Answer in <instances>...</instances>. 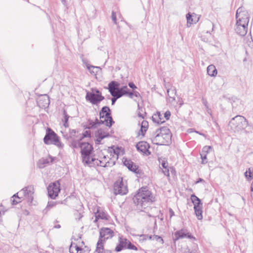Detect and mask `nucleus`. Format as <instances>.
Wrapping results in <instances>:
<instances>
[{
    "instance_id": "nucleus-55",
    "label": "nucleus",
    "mask_w": 253,
    "mask_h": 253,
    "mask_svg": "<svg viewBox=\"0 0 253 253\" xmlns=\"http://www.w3.org/2000/svg\"><path fill=\"white\" fill-rule=\"evenodd\" d=\"M139 241H141V242H143L144 241H145L146 240V238H144V237H141V235L139 236Z\"/></svg>"
},
{
    "instance_id": "nucleus-4",
    "label": "nucleus",
    "mask_w": 253,
    "mask_h": 253,
    "mask_svg": "<svg viewBox=\"0 0 253 253\" xmlns=\"http://www.w3.org/2000/svg\"><path fill=\"white\" fill-rule=\"evenodd\" d=\"M171 134L167 127H162L158 129L155 135L151 138L153 144L158 145H167L171 142Z\"/></svg>"
},
{
    "instance_id": "nucleus-12",
    "label": "nucleus",
    "mask_w": 253,
    "mask_h": 253,
    "mask_svg": "<svg viewBox=\"0 0 253 253\" xmlns=\"http://www.w3.org/2000/svg\"><path fill=\"white\" fill-rule=\"evenodd\" d=\"M48 195L52 199L55 198L59 191V183L58 182H53L50 184L47 187Z\"/></svg>"
},
{
    "instance_id": "nucleus-57",
    "label": "nucleus",
    "mask_w": 253,
    "mask_h": 253,
    "mask_svg": "<svg viewBox=\"0 0 253 253\" xmlns=\"http://www.w3.org/2000/svg\"><path fill=\"white\" fill-rule=\"evenodd\" d=\"M103 253H112L111 251L110 250H104Z\"/></svg>"
},
{
    "instance_id": "nucleus-60",
    "label": "nucleus",
    "mask_w": 253,
    "mask_h": 253,
    "mask_svg": "<svg viewBox=\"0 0 253 253\" xmlns=\"http://www.w3.org/2000/svg\"><path fill=\"white\" fill-rule=\"evenodd\" d=\"M193 129H189L188 130V132H193Z\"/></svg>"
},
{
    "instance_id": "nucleus-11",
    "label": "nucleus",
    "mask_w": 253,
    "mask_h": 253,
    "mask_svg": "<svg viewBox=\"0 0 253 253\" xmlns=\"http://www.w3.org/2000/svg\"><path fill=\"white\" fill-rule=\"evenodd\" d=\"M114 190L115 194L120 195H125L128 191L127 186L122 179L118 180L115 183Z\"/></svg>"
},
{
    "instance_id": "nucleus-1",
    "label": "nucleus",
    "mask_w": 253,
    "mask_h": 253,
    "mask_svg": "<svg viewBox=\"0 0 253 253\" xmlns=\"http://www.w3.org/2000/svg\"><path fill=\"white\" fill-rule=\"evenodd\" d=\"M118 159V151L113 148H108L107 150L101 151L97 159H91L97 166L102 167L113 166Z\"/></svg>"
},
{
    "instance_id": "nucleus-49",
    "label": "nucleus",
    "mask_w": 253,
    "mask_h": 253,
    "mask_svg": "<svg viewBox=\"0 0 253 253\" xmlns=\"http://www.w3.org/2000/svg\"><path fill=\"white\" fill-rule=\"evenodd\" d=\"M90 136V133L88 131H86L84 134H83V137H89Z\"/></svg>"
},
{
    "instance_id": "nucleus-37",
    "label": "nucleus",
    "mask_w": 253,
    "mask_h": 253,
    "mask_svg": "<svg viewBox=\"0 0 253 253\" xmlns=\"http://www.w3.org/2000/svg\"><path fill=\"white\" fill-rule=\"evenodd\" d=\"M211 149V147L210 146H205L203 148L201 153L207 154L210 150Z\"/></svg>"
},
{
    "instance_id": "nucleus-10",
    "label": "nucleus",
    "mask_w": 253,
    "mask_h": 253,
    "mask_svg": "<svg viewBox=\"0 0 253 253\" xmlns=\"http://www.w3.org/2000/svg\"><path fill=\"white\" fill-rule=\"evenodd\" d=\"M44 142L46 144H54L58 145L59 139L54 132L48 128L44 138Z\"/></svg>"
},
{
    "instance_id": "nucleus-38",
    "label": "nucleus",
    "mask_w": 253,
    "mask_h": 253,
    "mask_svg": "<svg viewBox=\"0 0 253 253\" xmlns=\"http://www.w3.org/2000/svg\"><path fill=\"white\" fill-rule=\"evenodd\" d=\"M191 200L192 203L199 202V203H200L201 202L200 199L194 194H193L191 196Z\"/></svg>"
},
{
    "instance_id": "nucleus-26",
    "label": "nucleus",
    "mask_w": 253,
    "mask_h": 253,
    "mask_svg": "<svg viewBox=\"0 0 253 253\" xmlns=\"http://www.w3.org/2000/svg\"><path fill=\"white\" fill-rule=\"evenodd\" d=\"M105 241H103L102 239H99L96 249V252L98 253H103L104 252V244Z\"/></svg>"
},
{
    "instance_id": "nucleus-58",
    "label": "nucleus",
    "mask_w": 253,
    "mask_h": 253,
    "mask_svg": "<svg viewBox=\"0 0 253 253\" xmlns=\"http://www.w3.org/2000/svg\"><path fill=\"white\" fill-rule=\"evenodd\" d=\"M138 117H140V118H142V119H143V116H142V115L141 114H138Z\"/></svg>"
},
{
    "instance_id": "nucleus-9",
    "label": "nucleus",
    "mask_w": 253,
    "mask_h": 253,
    "mask_svg": "<svg viewBox=\"0 0 253 253\" xmlns=\"http://www.w3.org/2000/svg\"><path fill=\"white\" fill-rule=\"evenodd\" d=\"M85 98L92 104H97L104 99V96L98 89H92L91 92H87Z\"/></svg>"
},
{
    "instance_id": "nucleus-43",
    "label": "nucleus",
    "mask_w": 253,
    "mask_h": 253,
    "mask_svg": "<svg viewBox=\"0 0 253 253\" xmlns=\"http://www.w3.org/2000/svg\"><path fill=\"white\" fill-rule=\"evenodd\" d=\"M69 118H70V116H68L67 115L65 114L64 113V127H66L68 126V124L67 123Z\"/></svg>"
},
{
    "instance_id": "nucleus-28",
    "label": "nucleus",
    "mask_w": 253,
    "mask_h": 253,
    "mask_svg": "<svg viewBox=\"0 0 253 253\" xmlns=\"http://www.w3.org/2000/svg\"><path fill=\"white\" fill-rule=\"evenodd\" d=\"M148 127V123L146 121H142L141 124L140 132L142 136L144 135L145 132L146 131Z\"/></svg>"
},
{
    "instance_id": "nucleus-25",
    "label": "nucleus",
    "mask_w": 253,
    "mask_h": 253,
    "mask_svg": "<svg viewBox=\"0 0 253 253\" xmlns=\"http://www.w3.org/2000/svg\"><path fill=\"white\" fill-rule=\"evenodd\" d=\"M96 136L97 137L96 140V143L100 144L103 138L109 136V134L108 133L103 132L102 129H100L98 131Z\"/></svg>"
},
{
    "instance_id": "nucleus-32",
    "label": "nucleus",
    "mask_w": 253,
    "mask_h": 253,
    "mask_svg": "<svg viewBox=\"0 0 253 253\" xmlns=\"http://www.w3.org/2000/svg\"><path fill=\"white\" fill-rule=\"evenodd\" d=\"M162 166L164 169H165V170H163V173L165 175L169 176V170L167 169V167L168 166V163L165 161H163L162 162Z\"/></svg>"
},
{
    "instance_id": "nucleus-5",
    "label": "nucleus",
    "mask_w": 253,
    "mask_h": 253,
    "mask_svg": "<svg viewBox=\"0 0 253 253\" xmlns=\"http://www.w3.org/2000/svg\"><path fill=\"white\" fill-rule=\"evenodd\" d=\"M248 126L246 119L243 116H237L232 118L229 123L230 128L234 132H239Z\"/></svg>"
},
{
    "instance_id": "nucleus-51",
    "label": "nucleus",
    "mask_w": 253,
    "mask_h": 253,
    "mask_svg": "<svg viewBox=\"0 0 253 253\" xmlns=\"http://www.w3.org/2000/svg\"><path fill=\"white\" fill-rule=\"evenodd\" d=\"M133 94L134 95V96H135L136 97H139L140 96V94L138 91H133Z\"/></svg>"
},
{
    "instance_id": "nucleus-61",
    "label": "nucleus",
    "mask_w": 253,
    "mask_h": 253,
    "mask_svg": "<svg viewBox=\"0 0 253 253\" xmlns=\"http://www.w3.org/2000/svg\"><path fill=\"white\" fill-rule=\"evenodd\" d=\"M251 190L253 191V188H252Z\"/></svg>"
},
{
    "instance_id": "nucleus-23",
    "label": "nucleus",
    "mask_w": 253,
    "mask_h": 253,
    "mask_svg": "<svg viewBox=\"0 0 253 253\" xmlns=\"http://www.w3.org/2000/svg\"><path fill=\"white\" fill-rule=\"evenodd\" d=\"M167 93L169 97L168 100L169 101L173 104L175 101V95L176 94V90L174 88H168Z\"/></svg>"
},
{
    "instance_id": "nucleus-40",
    "label": "nucleus",
    "mask_w": 253,
    "mask_h": 253,
    "mask_svg": "<svg viewBox=\"0 0 253 253\" xmlns=\"http://www.w3.org/2000/svg\"><path fill=\"white\" fill-rule=\"evenodd\" d=\"M153 240H156L158 242L161 243V244H163V239L160 236L157 235H153L152 238Z\"/></svg>"
},
{
    "instance_id": "nucleus-47",
    "label": "nucleus",
    "mask_w": 253,
    "mask_h": 253,
    "mask_svg": "<svg viewBox=\"0 0 253 253\" xmlns=\"http://www.w3.org/2000/svg\"><path fill=\"white\" fill-rule=\"evenodd\" d=\"M141 237L146 238V240H151V239L152 240V238H153V236H150L148 235H144V234L141 235Z\"/></svg>"
},
{
    "instance_id": "nucleus-45",
    "label": "nucleus",
    "mask_w": 253,
    "mask_h": 253,
    "mask_svg": "<svg viewBox=\"0 0 253 253\" xmlns=\"http://www.w3.org/2000/svg\"><path fill=\"white\" fill-rule=\"evenodd\" d=\"M171 115L170 112L169 111H167L164 114V118L165 120H168L169 119Z\"/></svg>"
},
{
    "instance_id": "nucleus-21",
    "label": "nucleus",
    "mask_w": 253,
    "mask_h": 253,
    "mask_svg": "<svg viewBox=\"0 0 253 253\" xmlns=\"http://www.w3.org/2000/svg\"><path fill=\"white\" fill-rule=\"evenodd\" d=\"M115 83H109L108 84V89L111 93V94L113 96V98H112V104L113 105L116 101L117 99L120 98L121 97H118V94L115 93L114 91V86L113 85Z\"/></svg>"
},
{
    "instance_id": "nucleus-15",
    "label": "nucleus",
    "mask_w": 253,
    "mask_h": 253,
    "mask_svg": "<svg viewBox=\"0 0 253 253\" xmlns=\"http://www.w3.org/2000/svg\"><path fill=\"white\" fill-rule=\"evenodd\" d=\"M114 236V232L108 228H102L100 231V239L103 241L111 238Z\"/></svg>"
},
{
    "instance_id": "nucleus-48",
    "label": "nucleus",
    "mask_w": 253,
    "mask_h": 253,
    "mask_svg": "<svg viewBox=\"0 0 253 253\" xmlns=\"http://www.w3.org/2000/svg\"><path fill=\"white\" fill-rule=\"evenodd\" d=\"M112 18L114 23H116L117 18L115 13L114 11L112 12Z\"/></svg>"
},
{
    "instance_id": "nucleus-3",
    "label": "nucleus",
    "mask_w": 253,
    "mask_h": 253,
    "mask_svg": "<svg viewBox=\"0 0 253 253\" xmlns=\"http://www.w3.org/2000/svg\"><path fill=\"white\" fill-rule=\"evenodd\" d=\"M154 197L151 192L146 187H142L133 198L134 203L137 205V208L142 211L150 203L154 201Z\"/></svg>"
},
{
    "instance_id": "nucleus-7",
    "label": "nucleus",
    "mask_w": 253,
    "mask_h": 253,
    "mask_svg": "<svg viewBox=\"0 0 253 253\" xmlns=\"http://www.w3.org/2000/svg\"><path fill=\"white\" fill-rule=\"evenodd\" d=\"M124 249H128L134 251H137V248L132 244L131 242L127 239L123 237H120L115 251L117 252H120Z\"/></svg>"
},
{
    "instance_id": "nucleus-24",
    "label": "nucleus",
    "mask_w": 253,
    "mask_h": 253,
    "mask_svg": "<svg viewBox=\"0 0 253 253\" xmlns=\"http://www.w3.org/2000/svg\"><path fill=\"white\" fill-rule=\"evenodd\" d=\"M124 164L128 168L129 170L135 173L138 172V168L135 165H134L132 162L125 160L124 162Z\"/></svg>"
},
{
    "instance_id": "nucleus-35",
    "label": "nucleus",
    "mask_w": 253,
    "mask_h": 253,
    "mask_svg": "<svg viewBox=\"0 0 253 253\" xmlns=\"http://www.w3.org/2000/svg\"><path fill=\"white\" fill-rule=\"evenodd\" d=\"M192 15L190 13H188V14H186V19H187V26H189V24L190 25H191V24L194 21L193 18H192Z\"/></svg>"
},
{
    "instance_id": "nucleus-8",
    "label": "nucleus",
    "mask_w": 253,
    "mask_h": 253,
    "mask_svg": "<svg viewBox=\"0 0 253 253\" xmlns=\"http://www.w3.org/2000/svg\"><path fill=\"white\" fill-rule=\"evenodd\" d=\"M110 110L108 107H103L100 112V122L106 126L110 127L113 123V119L110 113Z\"/></svg>"
},
{
    "instance_id": "nucleus-14",
    "label": "nucleus",
    "mask_w": 253,
    "mask_h": 253,
    "mask_svg": "<svg viewBox=\"0 0 253 253\" xmlns=\"http://www.w3.org/2000/svg\"><path fill=\"white\" fill-rule=\"evenodd\" d=\"M185 238L195 239V238L185 229L178 230L174 234L173 240L175 241Z\"/></svg>"
},
{
    "instance_id": "nucleus-2",
    "label": "nucleus",
    "mask_w": 253,
    "mask_h": 253,
    "mask_svg": "<svg viewBox=\"0 0 253 253\" xmlns=\"http://www.w3.org/2000/svg\"><path fill=\"white\" fill-rule=\"evenodd\" d=\"M236 22L234 26L236 33L240 36H245L248 32L250 14L244 8L240 7L236 11Z\"/></svg>"
},
{
    "instance_id": "nucleus-34",
    "label": "nucleus",
    "mask_w": 253,
    "mask_h": 253,
    "mask_svg": "<svg viewBox=\"0 0 253 253\" xmlns=\"http://www.w3.org/2000/svg\"><path fill=\"white\" fill-rule=\"evenodd\" d=\"M182 253H199L197 249H190L189 248H186L184 249Z\"/></svg>"
},
{
    "instance_id": "nucleus-29",
    "label": "nucleus",
    "mask_w": 253,
    "mask_h": 253,
    "mask_svg": "<svg viewBox=\"0 0 253 253\" xmlns=\"http://www.w3.org/2000/svg\"><path fill=\"white\" fill-rule=\"evenodd\" d=\"M86 67L91 74H96L101 70V68L97 66L87 65Z\"/></svg>"
},
{
    "instance_id": "nucleus-46",
    "label": "nucleus",
    "mask_w": 253,
    "mask_h": 253,
    "mask_svg": "<svg viewBox=\"0 0 253 253\" xmlns=\"http://www.w3.org/2000/svg\"><path fill=\"white\" fill-rule=\"evenodd\" d=\"M193 204L194 205V209H195L196 208H200L202 207V203H201V202H200V203H199V202H195L193 203Z\"/></svg>"
},
{
    "instance_id": "nucleus-39",
    "label": "nucleus",
    "mask_w": 253,
    "mask_h": 253,
    "mask_svg": "<svg viewBox=\"0 0 253 253\" xmlns=\"http://www.w3.org/2000/svg\"><path fill=\"white\" fill-rule=\"evenodd\" d=\"M200 155H201V158L202 160V163L203 164H205L207 163L208 162L207 161V154L201 153Z\"/></svg>"
},
{
    "instance_id": "nucleus-53",
    "label": "nucleus",
    "mask_w": 253,
    "mask_h": 253,
    "mask_svg": "<svg viewBox=\"0 0 253 253\" xmlns=\"http://www.w3.org/2000/svg\"><path fill=\"white\" fill-rule=\"evenodd\" d=\"M126 95H128V96L130 98H133L134 97V95L133 94V92H128V93Z\"/></svg>"
},
{
    "instance_id": "nucleus-27",
    "label": "nucleus",
    "mask_w": 253,
    "mask_h": 253,
    "mask_svg": "<svg viewBox=\"0 0 253 253\" xmlns=\"http://www.w3.org/2000/svg\"><path fill=\"white\" fill-rule=\"evenodd\" d=\"M207 73L211 77H215L217 74V70L213 65H210L208 67Z\"/></svg>"
},
{
    "instance_id": "nucleus-56",
    "label": "nucleus",
    "mask_w": 253,
    "mask_h": 253,
    "mask_svg": "<svg viewBox=\"0 0 253 253\" xmlns=\"http://www.w3.org/2000/svg\"><path fill=\"white\" fill-rule=\"evenodd\" d=\"M202 181H204V180L202 178H199L198 180L196 181V183H198Z\"/></svg>"
},
{
    "instance_id": "nucleus-30",
    "label": "nucleus",
    "mask_w": 253,
    "mask_h": 253,
    "mask_svg": "<svg viewBox=\"0 0 253 253\" xmlns=\"http://www.w3.org/2000/svg\"><path fill=\"white\" fill-rule=\"evenodd\" d=\"M102 124L101 122L99 121L97 119H95L94 121L93 120H88V126L89 128H95L97 126L100 124Z\"/></svg>"
},
{
    "instance_id": "nucleus-13",
    "label": "nucleus",
    "mask_w": 253,
    "mask_h": 253,
    "mask_svg": "<svg viewBox=\"0 0 253 253\" xmlns=\"http://www.w3.org/2000/svg\"><path fill=\"white\" fill-rule=\"evenodd\" d=\"M110 83H115L113 85L115 88L114 91L118 94V97H122L123 95L127 94L128 88L127 86L126 85L119 87V84L115 81H112Z\"/></svg>"
},
{
    "instance_id": "nucleus-41",
    "label": "nucleus",
    "mask_w": 253,
    "mask_h": 253,
    "mask_svg": "<svg viewBox=\"0 0 253 253\" xmlns=\"http://www.w3.org/2000/svg\"><path fill=\"white\" fill-rule=\"evenodd\" d=\"M74 214L76 219L80 220L83 216L82 211H80V212L77 211Z\"/></svg>"
},
{
    "instance_id": "nucleus-16",
    "label": "nucleus",
    "mask_w": 253,
    "mask_h": 253,
    "mask_svg": "<svg viewBox=\"0 0 253 253\" xmlns=\"http://www.w3.org/2000/svg\"><path fill=\"white\" fill-rule=\"evenodd\" d=\"M69 252L70 253H89V249L88 247L78 248L75 245V243L72 242L69 248Z\"/></svg>"
},
{
    "instance_id": "nucleus-22",
    "label": "nucleus",
    "mask_w": 253,
    "mask_h": 253,
    "mask_svg": "<svg viewBox=\"0 0 253 253\" xmlns=\"http://www.w3.org/2000/svg\"><path fill=\"white\" fill-rule=\"evenodd\" d=\"M153 121L158 124H162L165 122L163 114H161L160 112H157L156 114H154L152 116Z\"/></svg>"
},
{
    "instance_id": "nucleus-44",
    "label": "nucleus",
    "mask_w": 253,
    "mask_h": 253,
    "mask_svg": "<svg viewBox=\"0 0 253 253\" xmlns=\"http://www.w3.org/2000/svg\"><path fill=\"white\" fill-rule=\"evenodd\" d=\"M75 245H76L78 248H84V247H87L86 246H85L83 241L79 242L78 243H75Z\"/></svg>"
},
{
    "instance_id": "nucleus-59",
    "label": "nucleus",
    "mask_w": 253,
    "mask_h": 253,
    "mask_svg": "<svg viewBox=\"0 0 253 253\" xmlns=\"http://www.w3.org/2000/svg\"><path fill=\"white\" fill-rule=\"evenodd\" d=\"M195 132H196L197 133H198V134H200V135H202L205 136V135H204V134L201 133H200V132H198V131H195Z\"/></svg>"
},
{
    "instance_id": "nucleus-6",
    "label": "nucleus",
    "mask_w": 253,
    "mask_h": 253,
    "mask_svg": "<svg viewBox=\"0 0 253 253\" xmlns=\"http://www.w3.org/2000/svg\"><path fill=\"white\" fill-rule=\"evenodd\" d=\"M82 140V139H81L78 142H73L72 145L74 148H81L83 161H88L87 154H91L93 147L88 142H84Z\"/></svg>"
},
{
    "instance_id": "nucleus-54",
    "label": "nucleus",
    "mask_w": 253,
    "mask_h": 253,
    "mask_svg": "<svg viewBox=\"0 0 253 253\" xmlns=\"http://www.w3.org/2000/svg\"><path fill=\"white\" fill-rule=\"evenodd\" d=\"M208 24L210 26H212V31H213L214 27V24L211 22H209Z\"/></svg>"
},
{
    "instance_id": "nucleus-52",
    "label": "nucleus",
    "mask_w": 253,
    "mask_h": 253,
    "mask_svg": "<svg viewBox=\"0 0 253 253\" xmlns=\"http://www.w3.org/2000/svg\"><path fill=\"white\" fill-rule=\"evenodd\" d=\"M169 214H170V217L171 218L172 216H174V211H172V210L171 209H169Z\"/></svg>"
},
{
    "instance_id": "nucleus-33",
    "label": "nucleus",
    "mask_w": 253,
    "mask_h": 253,
    "mask_svg": "<svg viewBox=\"0 0 253 253\" xmlns=\"http://www.w3.org/2000/svg\"><path fill=\"white\" fill-rule=\"evenodd\" d=\"M245 176L248 179L253 178V169L249 168L245 173Z\"/></svg>"
},
{
    "instance_id": "nucleus-19",
    "label": "nucleus",
    "mask_w": 253,
    "mask_h": 253,
    "mask_svg": "<svg viewBox=\"0 0 253 253\" xmlns=\"http://www.w3.org/2000/svg\"><path fill=\"white\" fill-rule=\"evenodd\" d=\"M25 192V190H22L20 192H18L16 194L14 195L11 199V204L14 205L21 202L23 200V197L22 196L24 194Z\"/></svg>"
},
{
    "instance_id": "nucleus-18",
    "label": "nucleus",
    "mask_w": 253,
    "mask_h": 253,
    "mask_svg": "<svg viewBox=\"0 0 253 253\" xmlns=\"http://www.w3.org/2000/svg\"><path fill=\"white\" fill-rule=\"evenodd\" d=\"M95 217L94 222H96L99 219L108 220L109 216L107 212L104 211L100 208H98L97 211L95 213Z\"/></svg>"
},
{
    "instance_id": "nucleus-31",
    "label": "nucleus",
    "mask_w": 253,
    "mask_h": 253,
    "mask_svg": "<svg viewBox=\"0 0 253 253\" xmlns=\"http://www.w3.org/2000/svg\"><path fill=\"white\" fill-rule=\"evenodd\" d=\"M195 214L199 220H202L203 219V211L202 207L200 208H196L194 209Z\"/></svg>"
},
{
    "instance_id": "nucleus-20",
    "label": "nucleus",
    "mask_w": 253,
    "mask_h": 253,
    "mask_svg": "<svg viewBox=\"0 0 253 253\" xmlns=\"http://www.w3.org/2000/svg\"><path fill=\"white\" fill-rule=\"evenodd\" d=\"M38 103L41 108H45L49 104V100L46 95H42L40 96L38 100Z\"/></svg>"
},
{
    "instance_id": "nucleus-17",
    "label": "nucleus",
    "mask_w": 253,
    "mask_h": 253,
    "mask_svg": "<svg viewBox=\"0 0 253 253\" xmlns=\"http://www.w3.org/2000/svg\"><path fill=\"white\" fill-rule=\"evenodd\" d=\"M136 147L138 151L145 154L146 155L150 154V152L148 150V149L149 148V145L146 142H139L136 144Z\"/></svg>"
},
{
    "instance_id": "nucleus-36",
    "label": "nucleus",
    "mask_w": 253,
    "mask_h": 253,
    "mask_svg": "<svg viewBox=\"0 0 253 253\" xmlns=\"http://www.w3.org/2000/svg\"><path fill=\"white\" fill-rule=\"evenodd\" d=\"M90 154H87V159H88V161H83V162L84 163L86 164H91L93 163L94 165H95L94 164L95 162H93V161H91V159H95V158H92L91 157H90Z\"/></svg>"
},
{
    "instance_id": "nucleus-50",
    "label": "nucleus",
    "mask_w": 253,
    "mask_h": 253,
    "mask_svg": "<svg viewBox=\"0 0 253 253\" xmlns=\"http://www.w3.org/2000/svg\"><path fill=\"white\" fill-rule=\"evenodd\" d=\"M128 86L132 89H135L137 88L136 86L132 82L128 83Z\"/></svg>"
},
{
    "instance_id": "nucleus-42",
    "label": "nucleus",
    "mask_w": 253,
    "mask_h": 253,
    "mask_svg": "<svg viewBox=\"0 0 253 253\" xmlns=\"http://www.w3.org/2000/svg\"><path fill=\"white\" fill-rule=\"evenodd\" d=\"M203 103L204 105V106H205V107L206 108L207 112L209 114H211V110L209 108V106L208 105V102H207V101L206 100L204 99H203Z\"/></svg>"
}]
</instances>
